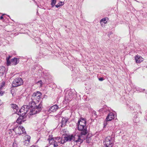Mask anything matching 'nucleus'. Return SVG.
Returning a JSON list of instances; mask_svg holds the SVG:
<instances>
[{
  "mask_svg": "<svg viewBox=\"0 0 147 147\" xmlns=\"http://www.w3.org/2000/svg\"><path fill=\"white\" fill-rule=\"evenodd\" d=\"M100 24H101V20H100Z\"/></svg>",
  "mask_w": 147,
  "mask_h": 147,
  "instance_id": "35",
  "label": "nucleus"
},
{
  "mask_svg": "<svg viewBox=\"0 0 147 147\" xmlns=\"http://www.w3.org/2000/svg\"><path fill=\"white\" fill-rule=\"evenodd\" d=\"M109 20V18L107 17H105L102 19V22L104 24L107 23V21Z\"/></svg>",
  "mask_w": 147,
  "mask_h": 147,
  "instance_id": "19",
  "label": "nucleus"
},
{
  "mask_svg": "<svg viewBox=\"0 0 147 147\" xmlns=\"http://www.w3.org/2000/svg\"><path fill=\"white\" fill-rule=\"evenodd\" d=\"M5 85V82H3L0 84V88H2Z\"/></svg>",
  "mask_w": 147,
  "mask_h": 147,
  "instance_id": "23",
  "label": "nucleus"
},
{
  "mask_svg": "<svg viewBox=\"0 0 147 147\" xmlns=\"http://www.w3.org/2000/svg\"><path fill=\"white\" fill-rule=\"evenodd\" d=\"M39 82H42L41 81V80L40 81H39Z\"/></svg>",
  "mask_w": 147,
  "mask_h": 147,
  "instance_id": "36",
  "label": "nucleus"
},
{
  "mask_svg": "<svg viewBox=\"0 0 147 147\" xmlns=\"http://www.w3.org/2000/svg\"><path fill=\"white\" fill-rule=\"evenodd\" d=\"M113 34V33L112 32H110L108 34V36L109 37L110 35L112 34Z\"/></svg>",
  "mask_w": 147,
  "mask_h": 147,
  "instance_id": "28",
  "label": "nucleus"
},
{
  "mask_svg": "<svg viewBox=\"0 0 147 147\" xmlns=\"http://www.w3.org/2000/svg\"><path fill=\"white\" fill-rule=\"evenodd\" d=\"M20 115V116L18 118H19L20 119H21L22 120H23V117L24 116H23L21 115Z\"/></svg>",
  "mask_w": 147,
  "mask_h": 147,
  "instance_id": "26",
  "label": "nucleus"
},
{
  "mask_svg": "<svg viewBox=\"0 0 147 147\" xmlns=\"http://www.w3.org/2000/svg\"><path fill=\"white\" fill-rule=\"evenodd\" d=\"M30 147H36L35 146L33 145V146H31Z\"/></svg>",
  "mask_w": 147,
  "mask_h": 147,
  "instance_id": "31",
  "label": "nucleus"
},
{
  "mask_svg": "<svg viewBox=\"0 0 147 147\" xmlns=\"http://www.w3.org/2000/svg\"><path fill=\"white\" fill-rule=\"evenodd\" d=\"M103 144L106 147H112L113 145L112 138L110 136L107 137L103 141Z\"/></svg>",
  "mask_w": 147,
  "mask_h": 147,
  "instance_id": "5",
  "label": "nucleus"
},
{
  "mask_svg": "<svg viewBox=\"0 0 147 147\" xmlns=\"http://www.w3.org/2000/svg\"><path fill=\"white\" fill-rule=\"evenodd\" d=\"M4 15V14H3V15H2V16H0V19L1 20H3V15Z\"/></svg>",
  "mask_w": 147,
  "mask_h": 147,
  "instance_id": "29",
  "label": "nucleus"
},
{
  "mask_svg": "<svg viewBox=\"0 0 147 147\" xmlns=\"http://www.w3.org/2000/svg\"><path fill=\"white\" fill-rule=\"evenodd\" d=\"M89 135H88L86 137V142L88 143H89L91 140V139L90 138V136H89Z\"/></svg>",
  "mask_w": 147,
  "mask_h": 147,
  "instance_id": "20",
  "label": "nucleus"
},
{
  "mask_svg": "<svg viewBox=\"0 0 147 147\" xmlns=\"http://www.w3.org/2000/svg\"><path fill=\"white\" fill-rule=\"evenodd\" d=\"M1 104L0 103V105H1Z\"/></svg>",
  "mask_w": 147,
  "mask_h": 147,
  "instance_id": "41",
  "label": "nucleus"
},
{
  "mask_svg": "<svg viewBox=\"0 0 147 147\" xmlns=\"http://www.w3.org/2000/svg\"><path fill=\"white\" fill-rule=\"evenodd\" d=\"M68 93L67 95L65 96V99H67L69 100H70L73 97V96L75 94L76 92L75 91L74 89L70 90L67 91Z\"/></svg>",
  "mask_w": 147,
  "mask_h": 147,
  "instance_id": "10",
  "label": "nucleus"
},
{
  "mask_svg": "<svg viewBox=\"0 0 147 147\" xmlns=\"http://www.w3.org/2000/svg\"><path fill=\"white\" fill-rule=\"evenodd\" d=\"M13 130L16 134H18L20 135L22 134H26L24 128L21 126H20L18 127H14Z\"/></svg>",
  "mask_w": 147,
  "mask_h": 147,
  "instance_id": "9",
  "label": "nucleus"
},
{
  "mask_svg": "<svg viewBox=\"0 0 147 147\" xmlns=\"http://www.w3.org/2000/svg\"><path fill=\"white\" fill-rule=\"evenodd\" d=\"M23 83V81L22 78H17L13 81L12 86L13 87H17L22 85Z\"/></svg>",
  "mask_w": 147,
  "mask_h": 147,
  "instance_id": "8",
  "label": "nucleus"
},
{
  "mask_svg": "<svg viewBox=\"0 0 147 147\" xmlns=\"http://www.w3.org/2000/svg\"><path fill=\"white\" fill-rule=\"evenodd\" d=\"M58 108V107L57 105H54L48 109V111L50 113L54 112L57 111Z\"/></svg>",
  "mask_w": 147,
  "mask_h": 147,
  "instance_id": "12",
  "label": "nucleus"
},
{
  "mask_svg": "<svg viewBox=\"0 0 147 147\" xmlns=\"http://www.w3.org/2000/svg\"><path fill=\"white\" fill-rule=\"evenodd\" d=\"M114 118V115L112 113H110L107 116L106 120L103 122L104 127H105L107 125V122L111 120Z\"/></svg>",
  "mask_w": 147,
  "mask_h": 147,
  "instance_id": "11",
  "label": "nucleus"
},
{
  "mask_svg": "<svg viewBox=\"0 0 147 147\" xmlns=\"http://www.w3.org/2000/svg\"><path fill=\"white\" fill-rule=\"evenodd\" d=\"M19 62V59L17 58L14 57L11 59L10 65L11 64V65H16L18 64Z\"/></svg>",
  "mask_w": 147,
  "mask_h": 147,
  "instance_id": "13",
  "label": "nucleus"
},
{
  "mask_svg": "<svg viewBox=\"0 0 147 147\" xmlns=\"http://www.w3.org/2000/svg\"><path fill=\"white\" fill-rule=\"evenodd\" d=\"M11 107L14 110H16V112L18 111V107L17 105L15 104H12L11 105Z\"/></svg>",
  "mask_w": 147,
  "mask_h": 147,
  "instance_id": "16",
  "label": "nucleus"
},
{
  "mask_svg": "<svg viewBox=\"0 0 147 147\" xmlns=\"http://www.w3.org/2000/svg\"><path fill=\"white\" fill-rule=\"evenodd\" d=\"M107 110V109H106L105 110V111Z\"/></svg>",
  "mask_w": 147,
  "mask_h": 147,
  "instance_id": "39",
  "label": "nucleus"
},
{
  "mask_svg": "<svg viewBox=\"0 0 147 147\" xmlns=\"http://www.w3.org/2000/svg\"><path fill=\"white\" fill-rule=\"evenodd\" d=\"M0 68L2 69H3V71L2 72V73H3L4 72L5 69V67H3V66H1L0 67Z\"/></svg>",
  "mask_w": 147,
  "mask_h": 147,
  "instance_id": "25",
  "label": "nucleus"
},
{
  "mask_svg": "<svg viewBox=\"0 0 147 147\" xmlns=\"http://www.w3.org/2000/svg\"><path fill=\"white\" fill-rule=\"evenodd\" d=\"M98 80H100V81H101V77L99 78H98Z\"/></svg>",
  "mask_w": 147,
  "mask_h": 147,
  "instance_id": "32",
  "label": "nucleus"
},
{
  "mask_svg": "<svg viewBox=\"0 0 147 147\" xmlns=\"http://www.w3.org/2000/svg\"><path fill=\"white\" fill-rule=\"evenodd\" d=\"M4 93V92H3V91H0V96H2L3 95Z\"/></svg>",
  "mask_w": 147,
  "mask_h": 147,
  "instance_id": "27",
  "label": "nucleus"
},
{
  "mask_svg": "<svg viewBox=\"0 0 147 147\" xmlns=\"http://www.w3.org/2000/svg\"><path fill=\"white\" fill-rule=\"evenodd\" d=\"M56 0H51V5L52 7H53L55 6V4L56 2Z\"/></svg>",
  "mask_w": 147,
  "mask_h": 147,
  "instance_id": "21",
  "label": "nucleus"
},
{
  "mask_svg": "<svg viewBox=\"0 0 147 147\" xmlns=\"http://www.w3.org/2000/svg\"><path fill=\"white\" fill-rule=\"evenodd\" d=\"M69 120V118L67 117H63L62 119L61 126V127L65 126L66 123Z\"/></svg>",
  "mask_w": 147,
  "mask_h": 147,
  "instance_id": "15",
  "label": "nucleus"
},
{
  "mask_svg": "<svg viewBox=\"0 0 147 147\" xmlns=\"http://www.w3.org/2000/svg\"><path fill=\"white\" fill-rule=\"evenodd\" d=\"M104 109H102V111H103V110H104Z\"/></svg>",
  "mask_w": 147,
  "mask_h": 147,
  "instance_id": "34",
  "label": "nucleus"
},
{
  "mask_svg": "<svg viewBox=\"0 0 147 147\" xmlns=\"http://www.w3.org/2000/svg\"><path fill=\"white\" fill-rule=\"evenodd\" d=\"M45 147H49L48 146H46Z\"/></svg>",
  "mask_w": 147,
  "mask_h": 147,
  "instance_id": "40",
  "label": "nucleus"
},
{
  "mask_svg": "<svg viewBox=\"0 0 147 147\" xmlns=\"http://www.w3.org/2000/svg\"><path fill=\"white\" fill-rule=\"evenodd\" d=\"M16 122L17 123H19V124H21L22 123V122H24V121L23 120H22L19 118H18Z\"/></svg>",
  "mask_w": 147,
  "mask_h": 147,
  "instance_id": "22",
  "label": "nucleus"
},
{
  "mask_svg": "<svg viewBox=\"0 0 147 147\" xmlns=\"http://www.w3.org/2000/svg\"><path fill=\"white\" fill-rule=\"evenodd\" d=\"M93 114L95 116H96V113L95 111H94L93 113Z\"/></svg>",
  "mask_w": 147,
  "mask_h": 147,
  "instance_id": "30",
  "label": "nucleus"
},
{
  "mask_svg": "<svg viewBox=\"0 0 147 147\" xmlns=\"http://www.w3.org/2000/svg\"><path fill=\"white\" fill-rule=\"evenodd\" d=\"M85 138L84 137H81L80 135H67L64 137V139L62 140L63 144H64L67 142L73 140L74 142H76L78 144H80L85 140Z\"/></svg>",
  "mask_w": 147,
  "mask_h": 147,
  "instance_id": "2",
  "label": "nucleus"
},
{
  "mask_svg": "<svg viewBox=\"0 0 147 147\" xmlns=\"http://www.w3.org/2000/svg\"><path fill=\"white\" fill-rule=\"evenodd\" d=\"M101 25H102V26L103 25V24H102Z\"/></svg>",
  "mask_w": 147,
  "mask_h": 147,
  "instance_id": "37",
  "label": "nucleus"
},
{
  "mask_svg": "<svg viewBox=\"0 0 147 147\" xmlns=\"http://www.w3.org/2000/svg\"><path fill=\"white\" fill-rule=\"evenodd\" d=\"M101 79L102 81L104 80L103 78H102V79Z\"/></svg>",
  "mask_w": 147,
  "mask_h": 147,
  "instance_id": "33",
  "label": "nucleus"
},
{
  "mask_svg": "<svg viewBox=\"0 0 147 147\" xmlns=\"http://www.w3.org/2000/svg\"><path fill=\"white\" fill-rule=\"evenodd\" d=\"M26 138H27V139L26 140V141H27L28 142H29L31 138L30 136L28 135H26Z\"/></svg>",
  "mask_w": 147,
  "mask_h": 147,
  "instance_id": "24",
  "label": "nucleus"
},
{
  "mask_svg": "<svg viewBox=\"0 0 147 147\" xmlns=\"http://www.w3.org/2000/svg\"><path fill=\"white\" fill-rule=\"evenodd\" d=\"M64 4V2L60 1L56 5H55V6L57 7H59L60 6H62Z\"/></svg>",
  "mask_w": 147,
  "mask_h": 147,
  "instance_id": "18",
  "label": "nucleus"
},
{
  "mask_svg": "<svg viewBox=\"0 0 147 147\" xmlns=\"http://www.w3.org/2000/svg\"><path fill=\"white\" fill-rule=\"evenodd\" d=\"M130 107V106L129 107V108L131 109V108Z\"/></svg>",
  "mask_w": 147,
  "mask_h": 147,
  "instance_id": "38",
  "label": "nucleus"
},
{
  "mask_svg": "<svg viewBox=\"0 0 147 147\" xmlns=\"http://www.w3.org/2000/svg\"><path fill=\"white\" fill-rule=\"evenodd\" d=\"M42 96V94L39 91L34 92L32 96V100L39 102Z\"/></svg>",
  "mask_w": 147,
  "mask_h": 147,
  "instance_id": "7",
  "label": "nucleus"
},
{
  "mask_svg": "<svg viewBox=\"0 0 147 147\" xmlns=\"http://www.w3.org/2000/svg\"><path fill=\"white\" fill-rule=\"evenodd\" d=\"M48 140L50 145H53L54 147H58L61 144H63L62 138L59 137H53L49 135Z\"/></svg>",
  "mask_w": 147,
  "mask_h": 147,
  "instance_id": "4",
  "label": "nucleus"
},
{
  "mask_svg": "<svg viewBox=\"0 0 147 147\" xmlns=\"http://www.w3.org/2000/svg\"><path fill=\"white\" fill-rule=\"evenodd\" d=\"M13 147H14V146H13Z\"/></svg>",
  "mask_w": 147,
  "mask_h": 147,
  "instance_id": "42",
  "label": "nucleus"
},
{
  "mask_svg": "<svg viewBox=\"0 0 147 147\" xmlns=\"http://www.w3.org/2000/svg\"><path fill=\"white\" fill-rule=\"evenodd\" d=\"M135 59L137 63H140L143 61L144 59L141 56L137 55L135 56Z\"/></svg>",
  "mask_w": 147,
  "mask_h": 147,
  "instance_id": "14",
  "label": "nucleus"
},
{
  "mask_svg": "<svg viewBox=\"0 0 147 147\" xmlns=\"http://www.w3.org/2000/svg\"><path fill=\"white\" fill-rule=\"evenodd\" d=\"M36 101L34 100H32L29 103L30 110V115H34L39 113L41 110L42 109V102L38 104H36Z\"/></svg>",
  "mask_w": 147,
  "mask_h": 147,
  "instance_id": "1",
  "label": "nucleus"
},
{
  "mask_svg": "<svg viewBox=\"0 0 147 147\" xmlns=\"http://www.w3.org/2000/svg\"><path fill=\"white\" fill-rule=\"evenodd\" d=\"M11 57L10 56H9L8 57H7L6 59V60L7 61V66H8L10 65V61H9V59L11 58Z\"/></svg>",
  "mask_w": 147,
  "mask_h": 147,
  "instance_id": "17",
  "label": "nucleus"
},
{
  "mask_svg": "<svg viewBox=\"0 0 147 147\" xmlns=\"http://www.w3.org/2000/svg\"><path fill=\"white\" fill-rule=\"evenodd\" d=\"M86 121L84 118H81L79 120L78 123V129L81 131L80 135L81 137L85 136L88 133L86 125Z\"/></svg>",
  "mask_w": 147,
  "mask_h": 147,
  "instance_id": "3",
  "label": "nucleus"
},
{
  "mask_svg": "<svg viewBox=\"0 0 147 147\" xmlns=\"http://www.w3.org/2000/svg\"><path fill=\"white\" fill-rule=\"evenodd\" d=\"M30 107L28 105H24L20 109L18 113V115H21L23 116L25 115L26 113L29 110Z\"/></svg>",
  "mask_w": 147,
  "mask_h": 147,
  "instance_id": "6",
  "label": "nucleus"
}]
</instances>
